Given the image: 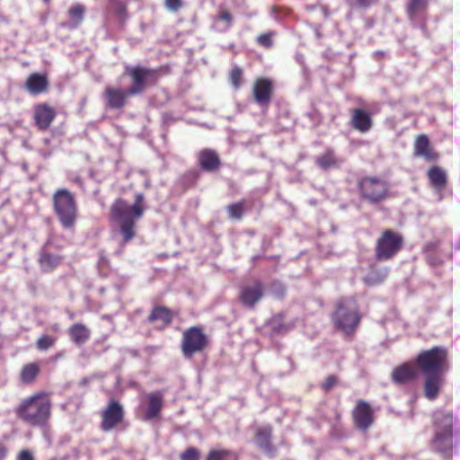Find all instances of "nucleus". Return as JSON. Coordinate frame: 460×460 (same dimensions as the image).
<instances>
[{
	"label": "nucleus",
	"mask_w": 460,
	"mask_h": 460,
	"mask_svg": "<svg viewBox=\"0 0 460 460\" xmlns=\"http://www.w3.org/2000/svg\"><path fill=\"white\" fill-rule=\"evenodd\" d=\"M416 365L425 376L424 394L429 400L438 397L443 384V375L449 368L448 351L436 346L422 350L416 358Z\"/></svg>",
	"instance_id": "f257e3e1"
},
{
	"label": "nucleus",
	"mask_w": 460,
	"mask_h": 460,
	"mask_svg": "<svg viewBox=\"0 0 460 460\" xmlns=\"http://www.w3.org/2000/svg\"><path fill=\"white\" fill-rule=\"evenodd\" d=\"M125 73L132 81V84L128 89L123 90L115 87H107L105 89L107 105L111 109L123 108L128 97L142 93L148 84L154 85L159 79V69L157 68L142 66H126Z\"/></svg>",
	"instance_id": "f03ea898"
},
{
	"label": "nucleus",
	"mask_w": 460,
	"mask_h": 460,
	"mask_svg": "<svg viewBox=\"0 0 460 460\" xmlns=\"http://www.w3.org/2000/svg\"><path fill=\"white\" fill-rule=\"evenodd\" d=\"M456 423V418L450 410L438 409L431 414L432 436L429 447L442 460L453 459Z\"/></svg>",
	"instance_id": "7ed1b4c3"
},
{
	"label": "nucleus",
	"mask_w": 460,
	"mask_h": 460,
	"mask_svg": "<svg viewBox=\"0 0 460 460\" xmlns=\"http://www.w3.org/2000/svg\"><path fill=\"white\" fill-rule=\"evenodd\" d=\"M144 199V195L137 193L132 205L123 199H117L111 206V220L118 225L124 244L132 241L137 235V222L143 217L146 209Z\"/></svg>",
	"instance_id": "20e7f679"
},
{
	"label": "nucleus",
	"mask_w": 460,
	"mask_h": 460,
	"mask_svg": "<svg viewBox=\"0 0 460 460\" xmlns=\"http://www.w3.org/2000/svg\"><path fill=\"white\" fill-rule=\"evenodd\" d=\"M331 318L333 325L349 338L354 336L361 322L358 305L347 299H341L337 302L336 309Z\"/></svg>",
	"instance_id": "39448f33"
},
{
	"label": "nucleus",
	"mask_w": 460,
	"mask_h": 460,
	"mask_svg": "<svg viewBox=\"0 0 460 460\" xmlns=\"http://www.w3.org/2000/svg\"><path fill=\"white\" fill-rule=\"evenodd\" d=\"M357 188L361 199L378 205L392 197L390 183L379 176H364L358 180Z\"/></svg>",
	"instance_id": "423d86ee"
},
{
	"label": "nucleus",
	"mask_w": 460,
	"mask_h": 460,
	"mask_svg": "<svg viewBox=\"0 0 460 460\" xmlns=\"http://www.w3.org/2000/svg\"><path fill=\"white\" fill-rule=\"evenodd\" d=\"M53 207L56 216L66 229H74L77 219V207L75 196L66 189H58L53 194Z\"/></svg>",
	"instance_id": "0eeeda50"
},
{
	"label": "nucleus",
	"mask_w": 460,
	"mask_h": 460,
	"mask_svg": "<svg viewBox=\"0 0 460 460\" xmlns=\"http://www.w3.org/2000/svg\"><path fill=\"white\" fill-rule=\"evenodd\" d=\"M403 236L392 229L384 230L375 244V258L378 261H386L394 258L402 249Z\"/></svg>",
	"instance_id": "6e6552de"
},
{
	"label": "nucleus",
	"mask_w": 460,
	"mask_h": 460,
	"mask_svg": "<svg viewBox=\"0 0 460 460\" xmlns=\"http://www.w3.org/2000/svg\"><path fill=\"white\" fill-rule=\"evenodd\" d=\"M209 345V340L201 326H191L182 332L181 350L186 358L204 351Z\"/></svg>",
	"instance_id": "1a4fd4ad"
},
{
	"label": "nucleus",
	"mask_w": 460,
	"mask_h": 460,
	"mask_svg": "<svg viewBox=\"0 0 460 460\" xmlns=\"http://www.w3.org/2000/svg\"><path fill=\"white\" fill-rule=\"evenodd\" d=\"M51 410L50 394L38 392L31 396V424L43 426L49 417Z\"/></svg>",
	"instance_id": "9d476101"
},
{
	"label": "nucleus",
	"mask_w": 460,
	"mask_h": 460,
	"mask_svg": "<svg viewBox=\"0 0 460 460\" xmlns=\"http://www.w3.org/2000/svg\"><path fill=\"white\" fill-rule=\"evenodd\" d=\"M101 418L102 430L105 432L112 430L124 420L125 411L122 404L115 399H111L101 412Z\"/></svg>",
	"instance_id": "9b49d317"
},
{
	"label": "nucleus",
	"mask_w": 460,
	"mask_h": 460,
	"mask_svg": "<svg viewBox=\"0 0 460 460\" xmlns=\"http://www.w3.org/2000/svg\"><path fill=\"white\" fill-rule=\"evenodd\" d=\"M354 427L363 432L367 431L375 422V411L367 402L358 400L351 411Z\"/></svg>",
	"instance_id": "f8f14e48"
},
{
	"label": "nucleus",
	"mask_w": 460,
	"mask_h": 460,
	"mask_svg": "<svg viewBox=\"0 0 460 460\" xmlns=\"http://www.w3.org/2000/svg\"><path fill=\"white\" fill-rule=\"evenodd\" d=\"M264 296V285L260 280L244 284L240 287L238 298L242 305L248 308H254Z\"/></svg>",
	"instance_id": "ddd939ff"
},
{
	"label": "nucleus",
	"mask_w": 460,
	"mask_h": 460,
	"mask_svg": "<svg viewBox=\"0 0 460 460\" xmlns=\"http://www.w3.org/2000/svg\"><path fill=\"white\" fill-rule=\"evenodd\" d=\"M274 85L271 80L260 77L254 81L252 96L255 102L261 106H268L271 101Z\"/></svg>",
	"instance_id": "4468645a"
},
{
	"label": "nucleus",
	"mask_w": 460,
	"mask_h": 460,
	"mask_svg": "<svg viewBox=\"0 0 460 460\" xmlns=\"http://www.w3.org/2000/svg\"><path fill=\"white\" fill-rule=\"evenodd\" d=\"M146 407L142 420L151 421L158 420L164 405V393L160 390L149 393L146 396Z\"/></svg>",
	"instance_id": "2eb2a0df"
},
{
	"label": "nucleus",
	"mask_w": 460,
	"mask_h": 460,
	"mask_svg": "<svg viewBox=\"0 0 460 460\" xmlns=\"http://www.w3.org/2000/svg\"><path fill=\"white\" fill-rule=\"evenodd\" d=\"M63 258L60 253L54 251L53 240H49L41 251L39 263L43 271L50 272L61 264Z\"/></svg>",
	"instance_id": "dca6fc26"
},
{
	"label": "nucleus",
	"mask_w": 460,
	"mask_h": 460,
	"mask_svg": "<svg viewBox=\"0 0 460 460\" xmlns=\"http://www.w3.org/2000/svg\"><path fill=\"white\" fill-rule=\"evenodd\" d=\"M197 161L199 168L207 172H214L222 165L219 154L212 148H203L197 154Z\"/></svg>",
	"instance_id": "f3484780"
},
{
	"label": "nucleus",
	"mask_w": 460,
	"mask_h": 460,
	"mask_svg": "<svg viewBox=\"0 0 460 460\" xmlns=\"http://www.w3.org/2000/svg\"><path fill=\"white\" fill-rule=\"evenodd\" d=\"M273 428L271 425L256 427L254 429V442L264 453L273 456L275 447L272 444Z\"/></svg>",
	"instance_id": "a211bd4d"
},
{
	"label": "nucleus",
	"mask_w": 460,
	"mask_h": 460,
	"mask_svg": "<svg viewBox=\"0 0 460 460\" xmlns=\"http://www.w3.org/2000/svg\"><path fill=\"white\" fill-rule=\"evenodd\" d=\"M34 121L40 130L48 129L57 116L56 110L48 103L34 106Z\"/></svg>",
	"instance_id": "6ab92c4d"
},
{
	"label": "nucleus",
	"mask_w": 460,
	"mask_h": 460,
	"mask_svg": "<svg viewBox=\"0 0 460 460\" xmlns=\"http://www.w3.org/2000/svg\"><path fill=\"white\" fill-rule=\"evenodd\" d=\"M174 318L172 311L164 305H155L152 308L147 322L152 324L157 323L158 330H164L172 324Z\"/></svg>",
	"instance_id": "aec40b11"
},
{
	"label": "nucleus",
	"mask_w": 460,
	"mask_h": 460,
	"mask_svg": "<svg viewBox=\"0 0 460 460\" xmlns=\"http://www.w3.org/2000/svg\"><path fill=\"white\" fill-rule=\"evenodd\" d=\"M349 126L360 132L367 133L373 127V119L369 111L363 109H354L350 111Z\"/></svg>",
	"instance_id": "412c9836"
},
{
	"label": "nucleus",
	"mask_w": 460,
	"mask_h": 460,
	"mask_svg": "<svg viewBox=\"0 0 460 460\" xmlns=\"http://www.w3.org/2000/svg\"><path fill=\"white\" fill-rule=\"evenodd\" d=\"M414 156L423 157L429 162L437 161L439 157L431 147L429 137L424 134L417 136L414 141Z\"/></svg>",
	"instance_id": "4be33fe9"
},
{
	"label": "nucleus",
	"mask_w": 460,
	"mask_h": 460,
	"mask_svg": "<svg viewBox=\"0 0 460 460\" xmlns=\"http://www.w3.org/2000/svg\"><path fill=\"white\" fill-rule=\"evenodd\" d=\"M417 371L411 363L406 362L396 367L392 372V380L395 384H406L414 380Z\"/></svg>",
	"instance_id": "5701e85b"
},
{
	"label": "nucleus",
	"mask_w": 460,
	"mask_h": 460,
	"mask_svg": "<svg viewBox=\"0 0 460 460\" xmlns=\"http://www.w3.org/2000/svg\"><path fill=\"white\" fill-rule=\"evenodd\" d=\"M427 176L430 186L438 192L443 191L447 185V175L446 171L438 166H432L429 169Z\"/></svg>",
	"instance_id": "b1692460"
},
{
	"label": "nucleus",
	"mask_w": 460,
	"mask_h": 460,
	"mask_svg": "<svg viewBox=\"0 0 460 460\" xmlns=\"http://www.w3.org/2000/svg\"><path fill=\"white\" fill-rule=\"evenodd\" d=\"M49 80L46 74L33 73L30 77V92L31 95H40L48 93Z\"/></svg>",
	"instance_id": "393cba45"
},
{
	"label": "nucleus",
	"mask_w": 460,
	"mask_h": 460,
	"mask_svg": "<svg viewBox=\"0 0 460 460\" xmlns=\"http://www.w3.org/2000/svg\"><path fill=\"white\" fill-rule=\"evenodd\" d=\"M67 332L70 340L76 345L84 344L91 337L90 329L85 324L78 323L72 324Z\"/></svg>",
	"instance_id": "a878e982"
},
{
	"label": "nucleus",
	"mask_w": 460,
	"mask_h": 460,
	"mask_svg": "<svg viewBox=\"0 0 460 460\" xmlns=\"http://www.w3.org/2000/svg\"><path fill=\"white\" fill-rule=\"evenodd\" d=\"M315 163L321 169L328 170L330 168L339 167L341 161L336 156L334 150L328 148L323 155L316 158Z\"/></svg>",
	"instance_id": "bb28decb"
},
{
	"label": "nucleus",
	"mask_w": 460,
	"mask_h": 460,
	"mask_svg": "<svg viewBox=\"0 0 460 460\" xmlns=\"http://www.w3.org/2000/svg\"><path fill=\"white\" fill-rule=\"evenodd\" d=\"M85 6L83 4H75L69 7L67 15L71 25L70 28H77L84 21Z\"/></svg>",
	"instance_id": "cd10ccee"
},
{
	"label": "nucleus",
	"mask_w": 460,
	"mask_h": 460,
	"mask_svg": "<svg viewBox=\"0 0 460 460\" xmlns=\"http://www.w3.org/2000/svg\"><path fill=\"white\" fill-rule=\"evenodd\" d=\"M228 217L234 220H241L244 212V200L230 204L226 207Z\"/></svg>",
	"instance_id": "c85d7f7f"
},
{
	"label": "nucleus",
	"mask_w": 460,
	"mask_h": 460,
	"mask_svg": "<svg viewBox=\"0 0 460 460\" xmlns=\"http://www.w3.org/2000/svg\"><path fill=\"white\" fill-rule=\"evenodd\" d=\"M57 337L49 335V334H42L35 343L36 349L40 351H46L51 347L55 345L57 342Z\"/></svg>",
	"instance_id": "c756f323"
},
{
	"label": "nucleus",
	"mask_w": 460,
	"mask_h": 460,
	"mask_svg": "<svg viewBox=\"0 0 460 460\" xmlns=\"http://www.w3.org/2000/svg\"><path fill=\"white\" fill-rule=\"evenodd\" d=\"M387 273H388L387 269H384V270H380L372 269V271L367 277L366 281L369 284L381 283L386 278Z\"/></svg>",
	"instance_id": "7c9ffc66"
},
{
	"label": "nucleus",
	"mask_w": 460,
	"mask_h": 460,
	"mask_svg": "<svg viewBox=\"0 0 460 460\" xmlns=\"http://www.w3.org/2000/svg\"><path fill=\"white\" fill-rule=\"evenodd\" d=\"M228 449H211L206 456V460H226L231 456Z\"/></svg>",
	"instance_id": "2f4dec72"
},
{
	"label": "nucleus",
	"mask_w": 460,
	"mask_h": 460,
	"mask_svg": "<svg viewBox=\"0 0 460 460\" xmlns=\"http://www.w3.org/2000/svg\"><path fill=\"white\" fill-rule=\"evenodd\" d=\"M275 31H268L266 33L261 34L257 37V43L265 48V49H270L273 46V37L275 36Z\"/></svg>",
	"instance_id": "473e14b6"
},
{
	"label": "nucleus",
	"mask_w": 460,
	"mask_h": 460,
	"mask_svg": "<svg viewBox=\"0 0 460 460\" xmlns=\"http://www.w3.org/2000/svg\"><path fill=\"white\" fill-rule=\"evenodd\" d=\"M230 82L235 89H238L243 82V70L239 66L231 69L229 75Z\"/></svg>",
	"instance_id": "72a5a7b5"
},
{
	"label": "nucleus",
	"mask_w": 460,
	"mask_h": 460,
	"mask_svg": "<svg viewBox=\"0 0 460 460\" xmlns=\"http://www.w3.org/2000/svg\"><path fill=\"white\" fill-rule=\"evenodd\" d=\"M426 8L425 0H409L408 4V13L410 16H414L420 10Z\"/></svg>",
	"instance_id": "f704fd0d"
},
{
	"label": "nucleus",
	"mask_w": 460,
	"mask_h": 460,
	"mask_svg": "<svg viewBox=\"0 0 460 460\" xmlns=\"http://www.w3.org/2000/svg\"><path fill=\"white\" fill-rule=\"evenodd\" d=\"M181 460H199L200 451L194 447H187L181 455Z\"/></svg>",
	"instance_id": "c9c22d12"
},
{
	"label": "nucleus",
	"mask_w": 460,
	"mask_h": 460,
	"mask_svg": "<svg viewBox=\"0 0 460 460\" xmlns=\"http://www.w3.org/2000/svg\"><path fill=\"white\" fill-rule=\"evenodd\" d=\"M338 384V377L335 375L328 376L325 380L321 384V389L328 393Z\"/></svg>",
	"instance_id": "e433bc0d"
},
{
	"label": "nucleus",
	"mask_w": 460,
	"mask_h": 460,
	"mask_svg": "<svg viewBox=\"0 0 460 460\" xmlns=\"http://www.w3.org/2000/svg\"><path fill=\"white\" fill-rule=\"evenodd\" d=\"M378 0H347L351 8H363L367 9L372 4L377 3Z\"/></svg>",
	"instance_id": "4c0bfd02"
},
{
	"label": "nucleus",
	"mask_w": 460,
	"mask_h": 460,
	"mask_svg": "<svg viewBox=\"0 0 460 460\" xmlns=\"http://www.w3.org/2000/svg\"><path fill=\"white\" fill-rule=\"evenodd\" d=\"M199 172L196 169H192L184 173L182 180L184 182H189L190 185H194L199 180Z\"/></svg>",
	"instance_id": "58836bf2"
},
{
	"label": "nucleus",
	"mask_w": 460,
	"mask_h": 460,
	"mask_svg": "<svg viewBox=\"0 0 460 460\" xmlns=\"http://www.w3.org/2000/svg\"><path fill=\"white\" fill-rule=\"evenodd\" d=\"M165 7L171 12H178L183 5L182 0H164Z\"/></svg>",
	"instance_id": "ea45409f"
},
{
	"label": "nucleus",
	"mask_w": 460,
	"mask_h": 460,
	"mask_svg": "<svg viewBox=\"0 0 460 460\" xmlns=\"http://www.w3.org/2000/svg\"><path fill=\"white\" fill-rule=\"evenodd\" d=\"M28 408H29V399H26L22 402V403L20 405V407L17 409V414L20 418L23 420H29V413H28Z\"/></svg>",
	"instance_id": "a19ab883"
},
{
	"label": "nucleus",
	"mask_w": 460,
	"mask_h": 460,
	"mask_svg": "<svg viewBox=\"0 0 460 460\" xmlns=\"http://www.w3.org/2000/svg\"><path fill=\"white\" fill-rule=\"evenodd\" d=\"M218 18L221 21L226 22L229 25L232 23V21H233L232 14L226 10L220 11V13L218 14Z\"/></svg>",
	"instance_id": "79ce46f5"
},
{
	"label": "nucleus",
	"mask_w": 460,
	"mask_h": 460,
	"mask_svg": "<svg viewBox=\"0 0 460 460\" xmlns=\"http://www.w3.org/2000/svg\"><path fill=\"white\" fill-rule=\"evenodd\" d=\"M40 373L38 363H31V382L33 381Z\"/></svg>",
	"instance_id": "37998d69"
},
{
	"label": "nucleus",
	"mask_w": 460,
	"mask_h": 460,
	"mask_svg": "<svg viewBox=\"0 0 460 460\" xmlns=\"http://www.w3.org/2000/svg\"><path fill=\"white\" fill-rule=\"evenodd\" d=\"M22 379L23 382H29V365H25L22 371Z\"/></svg>",
	"instance_id": "c03bdc74"
},
{
	"label": "nucleus",
	"mask_w": 460,
	"mask_h": 460,
	"mask_svg": "<svg viewBox=\"0 0 460 460\" xmlns=\"http://www.w3.org/2000/svg\"><path fill=\"white\" fill-rule=\"evenodd\" d=\"M18 460H29V450H22L18 456Z\"/></svg>",
	"instance_id": "a18cd8bd"
},
{
	"label": "nucleus",
	"mask_w": 460,
	"mask_h": 460,
	"mask_svg": "<svg viewBox=\"0 0 460 460\" xmlns=\"http://www.w3.org/2000/svg\"><path fill=\"white\" fill-rule=\"evenodd\" d=\"M116 9L119 13H125L126 12V4L122 2H118L116 4Z\"/></svg>",
	"instance_id": "49530a36"
},
{
	"label": "nucleus",
	"mask_w": 460,
	"mask_h": 460,
	"mask_svg": "<svg viewBox=\"0 0 460 460\" xmlns=\"http://www.w3.org/2000/svg\"><path fill=\"white\" fill-rule=\"evenodd\" d=\"M7 455V448L0 443V460H3Z\"/></svg>",
	"instance_id": "de8ad7c7"
},
{
	"label": "nucleus",
	"mask_w": 460,
	"mask_h": 460,
	"mask_svg": "<svg viewBox=\"0 0 460 460\" xmlns=\"http://www.w3.org/2000/svg\"><path fill=\"white\" fill-rule=\"evenodd\" d=\"M438 245V243H428L427 247L429 248V249H435Z\"/></svg>",
	"instance_id": "09e8293b"
},
{
	"label": "nucleus",
	"mask_w": 460,
	"mask_h": 460,
	"mask_svg": "<svg viewBox=\"0 0 460 460\" xmlns=\"http://www.w3.org/2000/svg\"><path fill=\"white\" fill-rule=\"evenodd\" d=\"M24 86L29 89V78L25 81Z\"/></svg>",
	"instance_id": "8fccbe9b"
},
{
	"label": "nucleus",
	"mask_w": 460,
	"mask_h": 460,
	"mask_svg": "<svg viewBox=\"0 0 460 460\" xmlns=\"http://www.w3.org/2000/svg\"><path fill=\"white\" fill-rule=\"evenodd\" d=\"M337 419L340 420H341V414L340 413H337Z\"/></svg>",
	"instance_id": "3c124183"
},
{
	"label": "nucleus",
	"mask_w": 460,
	"mask_h": 460,
	"mask_svg": "<svg viewBox=\"0 0 460 460\" xmlns=\"http://www.w3.org/2000/svg\"><path fill=\"white\" fill-rule=\"evenodd\" d=\"M42 1L45 2V3L50 2V0H42Z\"/></svg>",
	"instance_id": "603ef678"
},
{
	"label": "nucleus",
	"mask_w": 460,
	"mask_h": 460,
	"mask_svg": "<svg viewBox=\"0 0 460 460\" xmlns=\"http://www.w3.org/2000/svg\"><path fill=\"white\" fill-rule=\"evenodd\" d=\"M30 460H33V459H32V456H31V458H30Z\"/></svg>",
	"instance_id": "864d4df0"
},
{
	"label": "nucleus",
	"mask_w": 460,
	"mask_h": 460,
	"mask_svg": "<svg viewBox=\"0 0 460 460\" xmlns=\"http://www.w3.org/2000/svg\"><path fill=\"white\" fill-rule=\"evenodd\" d=\"M458 249H460V245L458 246Z\"/></svg>",
	"instance_id": "5fc2aeb1"
}]
</instances>
